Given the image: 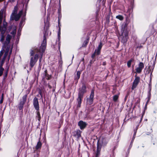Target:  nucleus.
Wrapping results in <instances>:
<instances>
[{
    "label": "nucleus",
    "mask_w": 157,
    "mask_h": 157,
    "mask_svg": "<svg viewBox=\"0 0 157 157\" xmlns=\"http://www.w3.org/2000/svg\"><path fill=\"white\" fill-rule=\"evenodd\" d=\"M11 38V36H10L8 35L7 37H6V40L8 41H9L10 39Z\"/></svg>",
    "instance_id": "nucleus-21"
},
{
    "label": "nucleus",
    "mask_w": 157,
    "mask_h": 157,
    "mask_svg": "<svg viewBox=\"0 0 157 157\" xmlns=\"http://www.w3.org/2000/svg\"><path fill=\"white\" fill-rule=\"evenodd\" d=\"M78 125L80 127V128L82 129L85 128L86 127L87 125V124L86 122L81 121L78 122Z\"/></svg>",
    "instance_id": "nucleus-4"
},
{
    "label": "nucleus",
    "mask_w": 157,
    "mask_h": 157,
    "mask_svg": "<svg viewBox=\"0 0 157 157\" xmlns=\"http://www.w3.org/2000/svg\"><path fill=\"white\" fill-rule=\"evenodd\" d=\"M132 61L131 60H130L128 62L127 65L128 67H130Z\"/></svg>",
    "instance_id": "nucleus-18"
},
{
    "label": "nucleus",
    "mask_w": 157,
    "mask_h": 157,
    "mask_svg": "<svg viewBox=\"0 0 157 157\" xmlns=\"http://www.w3.org/2000/svg\"><path fill=\"white\" fill-rule=\"evenodd\" d=\"M46 40H44L43 43H42L41 46L40 47V51L42 52H44L45 50L46 47Z\"/></svg>",
    "instance_id": "nucleus-7"
},
{
    "label": "nucleus",
    "mask_w": 157,
    "mask_h": 157,
    "mask_svg": "<svg viewBox=\"0 0 157 157\" xmlns=\"http://www.w3.org/2000/svg\"><path fill=\"white\" fill-rule=\"evenodd\" d=\"M6 55H7V54H6L5 55V56H4V58L3 60V61H2V63H3L4 62V60H5V59L6 58Z\"/></svg>",
    "instance_id": "nucleus-23"
},
{
    "label": "nucleus",
    "mask_w": 157,
    "mask_h": 157,
    "mask_svg": "<svg viewBox=\"0 0 157 157\" xmlns=\"http://www.w3.org/2000/svg\"><path fill=\"white\" fill-rule=\"evenodd\" d=\"M38 58V55L36 54L34 56V57H31L30 62V65L31 67H33L36 62Z\"/></svg>",
    "instance_id": "nucleus-1"
},
{
    "label": "nucleus",
    "mask_w": 157,
    "mask_h": 157,
    "mask_svg": "<svg viewBox=\"0 0 157 157\" xmlns=\"http://www.w3.org/2000/svg\"><path fill=\"white\" fill-rule=\"evenodd\" d=\"M2 101H1V103H2Z\"/></svg>",
    "instance_id": "nucleus-26"
},
{
    "label": "nucleus",
    "mask_w": 157,
    "mask_h": 157,
    "mask_svg": "<svg viewBox=\"0 0 157 157\" xmlns=\"http://www.w3.org/2000/svg\"><path fill=\"white\" fill-rule=\"evenodd\" d=\"M11 0V1H12V2H13L14 0Z\"/></svg>",
    "instance_id": "nucleus-25"
},
{
    "label": "nucleus",
    "mask_w": 157,
    "mask_h": 157,
    "mask_svg": "<svg viewBox=\"0 0 157 157\" xmlns=\"http://www.w3.org/2000/svg\"><path fill=\"white\" fill-rule=\"evenodd\" d=\"M17 10H18L17 7V6H15L14 7V10H13V13H12V17H13V16H15V14L17 13Z\"/></svg>",
    "instance_id": "nucleus-13"
},
{
    "label": "nucleus",
    "mask_w": 157,
    "mask_h": 157,
    "mask_svg": "<svg viewBox=\"0 0 157 157\" xmlns=\"http://www.w3.org/2000/svg\"><path fill=\"white\" fill-rule=\"evenodd\" d=\"M94 56V55H93L92 56L93 57Z\"/></svg>",
    "instance_id": "nucleus-27"
},
{
    "label": "nucleus",
    "mask_w": 157,
    "mask_h": 157,
    "mask_svg": "<svg viewBox=\"0 0 157 157\" xmlns=\"http://www.w3.org/2000/svg\"><path fill=\"white\" fill-rule=\"evenodd\" d=\"M102 45L101 43H100L99 45L98 48L97 50H96L94 52V54L96 55H99L100 52V50L102 48Z\"/></svg>",
    "instance_id": "nucleus-8"
},
{
    "label": "nucleus",
    "mask_w": 157,
    "mask_h": 157,
    "mask_svg": "<svg viewBox=\"0 0 157 157\" xmlns=\"http://www.w3.org/2000/svg\"><path fill=\"white\" fill-rule=\"evenodd\" d=\"M93 98L94 94L93 93H91L90 96V98L87 100L88 103L89 104H91L92 103Z\"/></svg>",
    "instance_id": "nucleus-10"
},
{
    "label": "nucleus",
    "mask_w": 157,
    "mask_h": 157,
    "mask_svg": "<svg viewBox=\"0 0 157 157\" xmlns=\"http://www.w3.org/2000/svg\"><path fill=\"white\" fill-rule=\"evenodd\" d=\"M118 96L117 95H114L113 98V100L114 101H116L118 98Z\"/></svg>",
    "instance_id": "nucleus-16"
},
{
    "label": "nucleus",
    "mask_w": 157,
    "mask_h": 157,
    "mask_svg": "<svg viewBox=\"0 0 157 157\" xmlns=\"http://www.w3.org/2000/svg\"><path fill=\"white\" fill-rule=\"evenodd\" d=\"M30 54L31 56H33L34 54V52L33 50H31L30 52Z\"/></svg>",
    "instance_id": "nucleus-22"
},
{
    "label": "nucleus",
    "mask_w": 157,
    "mask_h": 157,
    "mask_svg": "<svg viewBox=\"0 0 157 157\" xmlns=\"http://www.w3.org/2000/svg\"><path fill=\"white\" fill-rule=\"evenodd\" d=\"M116 17L117 18L119 19L120 20H122L124 19L123 17L122 16L120 15L117 16Z\"/></svg>",
    "instance_id": "nucleus-14"
},
{
    "label": "nucleus",
    "mask_w": 157,
    "mask_h": 157,
    "mask_svg": "<svg viewBox=\"0 0 157 157\" xmlns=\"http://www.w3.org/2000/svg\"><path fill=\"white\" fill-rule=\"evenodd\" d=\"M37 117H38V119L39 121H40V115L39 111H37Z\"/></svg>",
    "instance_id": "nucleus-17"
},
{
    "label": "nucleus",
    "mask_w": 157,
    "mask_h": 157,
    "mask_svg": "<svg viewBox=\"0 0 157 157\" xmlns=\"http://www.w3.org/2000/svg\"><path fill=\"white\" fill-rule=\"evenodd\" d=\"M3 69L2 67L0 68V76H1L2 74Z\"/></svg>",
    "instance_id": "nucleus-19"
},
{
    "label": "nucleus",
    "mask_w": 157,
    "mask_h": 157,
    "mask_svg": "<svg viewBox=\"0 0 157 157\" xmlns=\"http://www.w3.org/2000/svg\"><path fill=\"white\" fill-rule=\"evenodd\" d=\"M83 95L82 94H78V96L77 99L78 104L80 105L81 103V100L82 98Z\"/></svg>",
    "instance_id": "nucleus-11"
},
{
    "label": "nucleus",
    "mask_w": 157,
    "mask_h": 157,
    "mask_svg": "<svg viewBox=\"0 0 157 157\" xmlns=\"http://www.w3.org/2000/svg\"><path fill=\"white\" fill-rule=\"evenodd\" d=\"M144 67V63L142 62H140L136 67V72L138 73H140Z\"/></svg>",
    "instance_id": "nucleus-2"
},
{
    "label": "nucleus",
    "mask_w": 157,
    "mask_h": 157,
    "mask_svg": "<svg viewBox=\"0 0 157 157\" xmlns=\"http://www.w3.org/2000/svg\"><path fill=\"white\" fill-rule=\"evenodd\" d=\"M22 13V12L21 11H20L19 12L18 14H15V16H13V17H12V15H11V18L12 20H14L16 21L18 20L20 18V17Z\"/></svg>",
    "instance_id": "nucleus-5"
},
{
    "label": "nucleus",
    "mask_w": 157,
    "mask_h": 157,
    "mask_svg": "<svg viewBox=\"0 0 157 157\" xmlns=\"http://www.w3.org/2000/svg\"><path fill=\"white\" fill-rule=\"evenodd\" d=\"M6 22H4V26H3V29L4 30L6 28Z\"/></svg>",
    "instance_id": "nucleus-20"
},
{
    "label": "nucleus",
    "mask_w": 157,
    "mask_h": 157,
    "mask_svg": "<svg viewBox=\"0 0 157 157\" xmlns=\"http://www.w3.org/2000/svg\"><path fill=\"white\" fill-rule=\"evenodd\" d=\"M33 105L35 109L37 110H39V107L37 99L35 98L33 100Z\"/></svg>",
    "instance_id": "nucleus-6"
},
{
    "label": "nucleus",
    "mask_w": 157,
    "mask_h": 157,
    "mask_svg": "<svg viewBox=\"0 0 157 157\" xmlns=\"http://www.w3.org/2000/svg\"><path fill=\"white\" fill-rule=\"evenodd\" d=\"M42 146V143L40 141H39L37 143L36 145V149H38L41 148Z\"/></svg>",
    "instance_id": "nucleus-12"
},
{
    "label": "nucleus",
    "mask_w": 157,
    "mask_h": 157,
    "mask_svg": "<svg viewBox=\"0 0 157 157\" xmlns=\"http://www.w3.org/2000/svg\"><path fill=\"white\" fill-rule=\"evenodd\" d=\"M86 91V87L85 85H83L81 88L80 89L79 94H82V95Z\"/></svg>",
    "instance_id": "nucleus-9"
},
{
    "label": "nucleus",
    "mask_w": 157,
    "mask_h": 157,
    "mask_svg": "<svg viewBox=\"0 0 157 157\" xmlns=\"http://www.w3.org/2000/svg\"><path fill=\"white\" fill-rule=\"evenodd\" d=\"M140 79L139 77L136 76L135 79L134 81L132 86V89H134L136 87L139 82Z\"/></svg>",
    "instance_id": "nucleus-3"
},
{
    "label": "nucleus",
    "mask_w": 157,
    "mask_h": 157,
    "mask_svg": "<svg viewBox=\"0 0 157 157\" xmlns=\"http://www.w3.org/2000/svg\"><path fill=\"white\" fill-rule=\"evenodd\" d=\"M80 72L79 71H77V72L76 77L77 79H78L80 77Z\"/></svg>",
    "instance_id": "nucleus-15"
},
{
    "label": "nucleus",
    "mask_w": 157,
    "mask_h": 157,
    "mask_svg": "<svg viewBox=\"0 0 157 157\" xmlns=\"http://www.w3.org/2000/svg\"><path fill=\"white\" fill-rule=\"evenodd\" d=\"M3 40H4V38L3 37H2V38L1 39V40L2 41H3Z\"/></svg>",
    "instance_id": "nucleus-24"
}]
</instances>
